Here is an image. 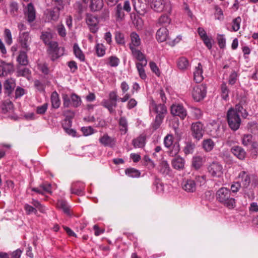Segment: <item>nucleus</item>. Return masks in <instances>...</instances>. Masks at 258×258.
Masks as SVG:
<instances>
[{
	"mask_svg": "<svg viewBox=\"0 0 258 258\" xmlns=\"http://www.w3.org/2000/svg\"><path fill=\"white\" fill-rule=\"evenodd\" d=\"M247 115L246 110L239 104L236 105L234 108L229 109L227 113V118L230 128L234 131L237 130L241 122L240 116L245 118Z\"/></svg>",
	"mask_w": 258,
	"mask_h": 258,
	"instance_id": "obj_1",
	"label": "nucleus"
},
{
	"mask_svg": "<svg viewBox=\"0 0 258 258\" xmlns=\"http://www.w3.org/2000/svg\"><path fill=\"white\" fill-rule=\"evenodd\" d=\"M230 190L226 187L220 188L216 192L217 200L228 209H233L235 206V200L231 198Z\"/></svg>",
	"mask_w": 258,
	"mask_h": 258,
	"instance_id": "obj_2",
	"label": "nucleus"
},
{
	"mask_svg": "<svg viewBox=\"0 0 258 258\" xmlns=\"http://www.w3.org/2000/svg\"><path fill=\"white\" fill-rule=\"evenodd\" d=\"M238 178L240 179V185L244 188H247L250 183L251 186L253 187H255L258 184V180L256 176L245 171L241 172L239 174Z\"/></svg>",
	"mask_w": 258,
	"mask_h": 258,
	"instance_id": "obj_3",
	"label": "nucleus"
},
{
	"mask_svg": "<svg viewBox=\"0 0 258 258\" xmlns=\"http://www.w3.org/2000/svg\"><path fill=\"white\" fill-rule=\"evenodd\" d=\"M150 110L151 113L156 114V116L154 122L152 123V127L154 130L158 129L161 123V105L157 104L155 102L152 100Z\"/></svg>",
	"mask_w": 258,
	"mask_h": 258,
	"instance_id": "obj_4",
	"label": "nucleus"
},
{
	"mask_svg": "<svg viewBox=\"0 0 258 258\" xmlns=\"http://www.w3.org/2000/svg\"><path fill=\"white\" fill-rule=\"evenodd\" d=\"M30 203L33 206H32L28 204L24 205V210L27 215H30L34 213L35 215L37 214V210L41 213H44L45 211V207L41 205V203L37 200L32 199Z\"/></svg>",
	"mask_w": 258,
	"mask_h": 258,
	"instance_id": "obj_5",
	"label": "nucleus"
},
{
	"mask_svg": "<svg viewBox=\"0 0 258 258\" xmlns=\"http://www.w3.org/2000/svg\"><path fill=\"white\" fill-rule=\"evenodd\" d=\"M208 173L212 177L219 178L223 174V168L218 162H213L207 167Z\"/></svg>",
	"mask_w": 258,
	"mask_h": 258,
	"instance_id": "obj_6",
	"label": "nucleus"
},
{
	"mask_svg": "<svg viewBox=\"0 0 258 258\" xmlns=\"http://www.w3.org/2000/svg\"><path fill=\"white\" fill-rule=\"evenodd\" d=\"M206 93L207 87L204 84L195 86L191 92L193 99L197 102L203 100L206 96Z\"/></svg>",
	"mask_w": 258,
	"mask_h": 258,
	"instance_id": "obj_7",
	"label": "nucleus"
},
{
	"mask_svg": "<svg viewBox=\"0 0 258 258\" xmlns=\"http://www.w3.org/2000/svg\"><path fill=\"white\" fill-rule=\"evenodd\" d=\"M163 8L162 9V24H164L165 26L167 27L171 22V19L169 17L172 11V5L170 1H166L163 4Z\"/></svg>",
	"mask_w": 258,
	"mask_h": 258,
	"instance_id": "obj_8",
	"label": "nucleus"
},
{
	"mask_svg": "<svg viewBox=\"0 0 258 258\" xmlns=\"http://www.w3.org/2000/svg\"><path fill=\"white\" fill-rule=\"evenodd\" d=\"M47 45L48 46L47 52L50 55L52 60L56 59L62 55V53L59 52L60 48L58 47V43L56 41H53Z\"/></svg>",
	"mask_w": 258,
	"mask_h": 258,
	"instance_id": "obj_9",
	"label": "nucleus"
},
{
	"mask_svg": "<svg viewBox=\"0 0 258 258\" xmlns=\"http://www.w3.org/2000/svg\"><path fill=\"white\" fill-rule=\"evenodd\" d=\"M191 134L198 140L202 138L204 133L203 124L200 121L193 123L191 126Z\"/></svg>",
	"mask_w": 258,
	"mask_h": 258,
	"instance_id": "obj_10",
	"label": "nucleus"
},
{
	"mask_svg": "<svg viewBox=\"0 0 258 258\" xmlns=\"http://www.w3.org/2000/svg\"><path fill=\"white\" fill-rule=\"evenodd\" d=\"M86 21L90 31L93 33H96L99 29L98 18L95 16L88 14L86 16Z\"/></svg>",
	"mask_w": 258,
	"mask_h": 258,
	"instance_id": "obj_11",
	"label": "nucleus"
},
{
	"mask_svg": "<svg viewBox=\"0 0 258 258\" xmlns=\"http://www.w3.org/2000/svg\"><path fill=\"white\" fill-rule=\"evenodd\" d=\"M171 114L174 116H178L184 119L187 115V111L184 107L180 104H173L170 107Z\"/></svg>",
	"mask_w": 258,
	"mask_h": 258,
	"instance_id": "obj_12",
	"label": "nucleus"
},
{
	"mask_svg": "<svg viewBox=\"0 0 258 258\" xmlns=\"http://www.w3.org/2000/svg\"><path fill=\"white\" fill-rule=\"evenodd\" d=\"M134 10L141 15L144 14L147 8V0H132Z\"/></svg>",
	"mask_w": 258,
	"mask_h": 258,
	"instance_id": "obj_13",
	"label": "nucleus"
},
{
	"mask_svg": "<svg viewBox=\"0 0 258 258\" xmlns=\"http://www.w3.org/2000/svg\"><path fill=\"white\" fill-rule=\"evenodd\" d=\"M15 87L16 83L14 79H7L4 83V89L5 93L7 94L8 96H10V95L13 92Z\"/></svg>",
	"mask_w": 258,
	"mask_h": 258,
	"instance_id": "obj_14",
	"label": "nucleus"
},
{
	"mask_svg": "<svg viewBox=\"0 0 258 258\" xmlns=\"http://www.w3.org/2000/svg\"><path fill=\"white\" fill-rule=\"evenodd\" d=\"M19 39L22 47L28 50L29 49V43L31 41L29 33L28 32L20 33Z\"/></svg>",
	"mask_w": 258,
	"mask_h": 258,
	"instance_id": "obj_15",
	"label": "nucleus"
},
{
	"mask_svg": "<svg viewBox=\"0 0 258 258\" xmlns=\"http://www.w3.org/2000/svg\"><path fill=\"white\" fill-rule=\"evenodd\" d=\"M182 188L188 192H194L196 190V184L195 180L188 179L183 181Z\"/></svg>",
	"mask_w": 258,
	"mask_h": 258,
	"instance_id": "obj_16",
	"label": "nucleus"
},
{
	"mask_svg": "<svg viewBox=\"0 0 258 258\" xmlns=\"http://www.w3.org/2000/svg\"><path fill=\"white\" fill-rule=\"evenodd\" d=\"M25 14L27 17V20L29 23L33 22L36 18V11L32 3H29L27 7Z\"/></svg>",
	"mask_w": 258,
	"mask_h": 258,
	"instance_id": "obj_17",
	"label": "nucleus"
},
{
	"mask_svg": "<svg viewBox=\"0 0 258 258\" xmlns=\"http://www.w3.org/2000/svg\"><path fill=\"white\" fill-rule=\"evenodd\" d=\"M131 50L133 56L139 61L138 63H143V65H147V60L146 59L145 56L140 50L132 47H131Z\"/></svg>",
	"mask_w": 258,
	"mask_h": 258,
	"instance_id": "obj_18",
	"label": "nucleus"
},
{
	"mask_svg": "<svg viewBox=\"0 0 258 258\" xmlns=\"http://www.w3.org/2000/svg\"><path fill=\"white\" fill-rule=\"evenodd\" d=\"M99 142L105 147H113L115 144V139L106 134L99 138Z\"/></svg>",
	"mask_w": 258,
	"mask_h": 258,
	"instance_id": "obj_19",
	"label": "nucleus"
},
{
	"mask_svg": "<svg viewBox=\"0 0 258 258\" xmlns=\"http://www.w3.org/2000/svg\"><path fill=\"white\" fill-rule=\"evenodd\" d=\"M203 66L201 63L199 62L195 67L194 72V80L196 83H200L203 80Z\"/></svg>",
	"mask_w": 258,
	"mask_h": 258,
	"instance_id": "obj_20",
	"label": "nucleus"
},
{
	"mask_svg": "<svg viewBox=\"0 0 258 258\" xmlns=\"http://www.w3.org/2000/svg\"><path fill=\"white\" fill-rule=\"evenodd\" d=\"M164 33L165 35V37L163 38V40H162V41H166L167 44H168L169 45L171 46H174L176 44V43L179 42L181 40V38L179 37H177L176 38H175L174 36H173L172 37L171 36H169L168 30L166 28H165L164 30Z\"/></svg>",
	"mask_w": 258,
	"mask_h": 258,
	"instance_id": "obj_21",
	"label": "nucleus"
},
{
	"mask_svg": "<svg viewBox=\"0 0 258 258\" xmlns=\"http://www.w3.org/2000/svg\"><path fill=\"white\" fill-rule=\"evenodd\" d=\"M120 88L122 94H124V95L123 97L119 98V101L121 102H125L131 98V95L128 93H126L129 90V85L126 82L123 81L120 84Z\"/></svg>",
	"mask_w": 258,
	"mask_h": 258,
	"instance_id": "obj_22",
	"label": "nucleus"
},
{
	"mask_svg": "<svg viewBox=\"0 0 258 258\" xmlns=\"http://www.w3.org/2000/svg\"><path fill=\"white\" fill-rule=\"evenodd\" d=\"M85 185L83 183H76L72 185L71 190V193L78 196L84 195Z\"/></svg>",
	"mask_w": 258,
	"mask_h": 258,
	"instance_id": "obj_23",
	"label": "nucleus"
},
{
	"mask_svg": "<svg viewBox=\"0 0 258 258\" xmlns=\"http://www.w3.org/2000/svg\"><path fill=\"white\" fill-rule=\"evenodd\" d=\"M172 164L174 168L177 170H182L184 168L185 160L179 156L176 157L172 160Z\"/></svg>",
	"mask_w": 258,
	"mask_h": 258,
	"instance_id": "obj_24",
	"label": "nucleus"
},
{
	"mask_svg": "<svg viewBox=\"0 0 258 258\" xmlns=\"http://www.w3.org/2000/svg\"><path fill=\"white\" fill-rule=\"evenodd\" d=\"M231 152L234 156L240 160H242L245 157L246 153L244 150L240 147H233L231 149Z\"/></svg>",
	"mask_w": 258,
	"mask_h": 258,
	"instance_id": "obj_25",
	"label": "nucleus"
},
{
	"mask_svg": "<svg viewBox=\"0 0 258 258\" xmlns=\"http://www.w3.org/2000/svg\"><path fill=\"white\" fill-rule=\"evenodd\" d=\"M103 6L102 0H90L89 8L92 12L98 11L101 10Z\"/></svg>",
	"mask_w": 258,
	"mask_h": 258,
	"instance_id": "obj_26",
	"label": "nucleus"
},
{
	"mask_svg": "<svg viewBox=\"0 0 258 258\" xmlns=\"http://www.w3.org/2000/svg\"><path fill=\"white\" fill-rule=\"evenodd\" d=\"M130 37L131 39V43L130 44V49H131V47L136 48L141 44V39L137 33L133 32L131 34Z\"/></svg>",
	"mask_w": 258,
	"mask_h": 258,
	"instance_id": "obj_27",
	"label": "nucleus"
},
{
	"mask_svg": "<svg viewBox=\"0 0 258 258\" xmlns=\"http://www.w3.org/2000/svg\"><path fill=\"white\" fill-rule=\"evenodd\" d=\"M50 99L51 106L52 108L57 109L59 107L60 105V100L59 95L56 91H54L52 93Z\"/></svg>",
	"mask_w": 258,
	"mask_h": 258,
	"instance_id": "obj_28",
	"label": "nucleus"
},
{
	"mask_svg": "<svg viewBox=\"0 0 258 258\" xmlns=\"http://www.w3.org/2000/svg\"><path fill=\"white\" fill-rule=\"evenodd\" d=\"M40 38L46 45L53 41L52 40V34L49 32H42L40 36Z\"/></svg>",
	"mask_w": 258,
	"mask_h": 258,
	"instance_id": "obj_29",
	"label": "nucleus"
},
{
	"mask_svg": "<svg viewBox=\"0 0 258 258\" xmlns=\"http://www.w3.org/2000/svg\"><path fill=\"white\" fill-rule=\"evenodd\" d=\"M17 61L21 66L27 65L29 60L26 52L25 51H21L17 57Z\"/></svg>",
	"mask_w": 258,
	"mask_h": 258,
	"instance_id": "obj_30",
	"label": "nucleus"
},
{
	"mask_svg": "<svg viewBox=\"0 0 258 258\" xmlns=\"http://www.w3.org/2000/svg\"><path fill=\"white\" fill-rule=\"evenodd\" d=\"M145 137L141 135L133 140V144L135 148H142L145 145Z\"/></svg>",
	"mask_w": 258,
	"mask_h": 258,
	"instance_id": "obj_31",
	"label": "nucleus"
},
{
	"mask_svg": "<svg viewBox=\"0 0 258 258\" xmlns=\"http://www.w3.org/2000/svg\"><path fill=\"white\" fill-rule=\"evenodd\" d=\"M73 50L75 56L77 58H78L81 61H85V55L77 44L75 43L74 45Z\"/></svg>",
	"mask_w": 258,
	"mask_h": 258,
	"instance_id": "obj_32",
	"label": "nucleus"
},
{
	"mask_svg": "<svg viewBox=\"0 0 258 258\" xmlns=\"http://www.w3.org/2000/svg\"><path fill=\"white\" fill-rule=\"evenodd\" d=\"M57 206L58 208L61 209L66 214L70 215V207L66 201L62 200H58L57 203Z\"/></svg>",
	"mask_w": 258,
	"mask_h": 258,
	"instance_id": "obj_33",
	"label": "nucleus"
},
{
	"mask_svg": "<svg viewBox=\"0 0 258 258\" xmlns=\"http://www.w3.org/2000/svg\"><path fill=\"white\" fill-rule=\"evenodd\" d=\"M18 76H22L28 79L31 76V72L27 68L19 67L17 70Z\"/></svg>",
	"mask_w": 258,
	"mask_h": 258,
	"instance_id": "obj_34",
	"label": "nucleus"
},
{
	"mask_svg": "<svg viewBox=\"0 0 258 258\" xmlns=\"http://www.w3.org/2000/svg\"><path fill=\"white\" fill-rule=\"evenodd\" d=\"M60 15V9L58 7H55L49 12V16L51 20L56 21L58 20Z\"/></svg>",
	"mask_w": 258,
	"mask_h": 258,
	"instance_id": "obj_35",
	"label": "nucleus"
},
{
	"mask_svg": "<svg viewBox=\"0 0 258 258\" xmlns=\"http://www.w3.org/2000/svg\"><path fill=\"white\" fill-rule=\"evenodd\" d=\"M126 175L131 177H139L140 176V171L134 168H127L125 170Z\"/></svg>",
	"mask_w": 258,
	"mask_h": 258,
	"instance_id": "obj_36",
	"label": "nucleus"
},
{
	"mask_svg": "<svg viewBox=\"0 0 258 258\" xmlns=\"http://www.w3.org/2000/svg\"><path fill=\"white\" fill-rule=\"evenodd\" d=\"M119 124L120 127V131L125 134L127 131V121L124 116H122L120 118Z\"/></svg>",
	"mask_w": 258,
	"mask_h": 258,
	"instance_id": "obj_37",
	"label": "nucleus"
},
{
	"mask_svg": "<svg viewBox=\"0 0 258 258\" xmlns=\"http://www.w3.org/2000/svg\"><path fill=\"white\" fill-rule=\"evenodd\" d=\"M72 105L74 107H78L81 105L82 100L81 98L77 94H72L71 96Z\"/></svg>",
	"mask_w": 258,
	"mask_h": 258,
	"instance_id": "obj_38",
	"label": "nucleus"
},
{
	"mask_svg": "<svg viewBox=\"0 0 258 258\" xmlns=\"http://www.w3.org/2000/svg\"><path fill=\"white\" fill-rule=\"evenodd\" d=\"M215 144L211 139L205 140L203 142V147L207 151H211L214 148Z\"/></svg>",
	"mask_w": 258,
	"mask_h": 258,
	"instance_id": "obj_39",
	"label": "nucleus"
},
{
	"mask_svg": "<svg viewBox=\"0 0 258 258\" xmlns=\"http://www.w3.org/2000/svg\"><path fill=\"white\" fill-rule=\"evenodd\" d=\"M115 17L117 21L121 20L124 17V12L123 11L121 5L118 4L115 9Z\"/></svg>",
	"mask_w": 258,
	"mask_h": 258,
	"instance_id": "obj_40",
	"label": "nucleus"
},
{
	"mask_svg": "<svg viewBox=\"0 0 258 258\" xmlns=\"http://www.w3.org/2000/svg\"><path fill=\"white\" fill-rule=\"evenodd\" d=\"M96 55L99 57H102L105 54L106 48L102 44L97 43L95 46Z\"/></svg>",
	"mask_w": 258,
	"mask_h": 258,
	"instance_id": "obj_41",
	"label": "nucleus"
},
{
	"mask_svg": "<svg viewBox=\"0 0 258 258\" xmlns=\"http://www.w3.org/2000/svg\"><path fill=\"white\" fill-rule=\"evenodd\" d=\"M189 62L187 58L185 57H181L179 58L177 61V66L180 70H184L187 68Z\"/></svg>",
	"mask_w": 258,
	"mask_h": 258,
	"instance_id": "obj_42",
	"label": "nucleus"
},
{
	"mask_svg": "<svg viewBox=\"0 0 258 258\" xmlns=\"http://www.w3.org/2000/svg\"><path fill=\"white\" fill-rule=\"evenodd\" d=\"M4 39L7 44L10 45L13 42L12 36L10 29L6 28L4 31Z\"/></svg>",
	"mask_w": 258,
	"mask_h": 258,
	"instance_id": "obj_43",
	"label": "nucleus"
},
{
	"mask_svg": "<svg viewBox=\"0 0 258 258\" xmlns=\"http://www.w3.org/2000/svg\"><path fill=\"white\" fill-rule=\"evenodd\" d=\"M146 66L147 65H143V63H136V67L139 72L140 77L142 79H145L147 77L145 70L144 69V67H146Z\"/></svg>",
	"mask_w": 258,
	"mask_h": 258,
	"instance_id": "obj_44",
	"label": "nucleus"
},
{
	"mask_svg": "<svg viewBox=\"0 0 258 258\" xmlns=\"http://www.w3.org/2000/svg\"><path fill=\"white\" fill-rule=\"evenodd\" d=\"M203 165V159L200 156L193 158L192 165L196 169H199Z\"/></svg>",
	"mask_w": 258,
	"mask_h": 258,
	"instance_id": "obj_45",
	"label": "nucleus"
},
{
	"mask_svg": "<svg viewBox=\"0 0 258 258\" xmlns=\"http://www.w3.org/2000/svg\"><path fill=\"white\" fill-rule=\"evenodd\" d=\"M151 8L155 12H161V0H152L151 4Z\"/></svg>",
	"mask_w": 258,
	"mask_h": 258,
	"instance_id": "obj_46",
	"label": "nucleus"
},
{
	"mask_svg": "<svg viewBox=\"0 0 258 258\" xmlns=\"http://www.w3.org/2000/svg\"><path fill=\"white\" fill-rule=\"evenodd\" d=\"M195 147L194 144L191 142H187L184 148L183 151L186 155L192 154Z\"/></svg>",
	"mask_w": 258,
	"mask_h": 258,
	"instance_id": "obj_47",
	"label": "nucleus"
},
{
	"mask_svg": "<svg viewBox=\"0 0 258 258\" xmlns=\"http://www.w3.org/2000/svg\"><path fill=\"white\" fill-rule=\"evenodd\" d=\"M252 140V135L250 134L244 135L242 139V144L245 146H247L251 145Z\"/></svg>",
	"mask_w": 258,
	"mask_h": 258,
	"instance_id": "obj_48",
	"label": "nucleus"
},
{
	"mask_svg": "<svg viewBox=\"0 0 258 258\" xmlns=\"http://www.w3.org/2000/svg\"><path fill=\"white\" fill-rule=\"evenodd\" d=\"M221 89L222 98L227 100L229 97V90L225 83L221 84Z\"/></svg>",
	"mask_w": 258,
	"mask_h": 258,
	"instance_id": "obj_49",
	"label": "nucleus"
},
{
	"mask_svg": "<svg viewBox=\"0 0 258 258\" xmlns=\"http://www.w3.org/2000/svg\"><path fill=\"white\" fill-rule=\"evenodd\" d=\"M162 174L171 175V170L169 164L165 161H162Z\"/></svg>",
	"mask_w": 258,
	"mask_h": 258,
	"instance_id": "obj_50",
	"label": "nucleus"
},
{
	"mask_svg": "<svg viewBox=\"0 0 258 258\" xmlns=\"http://www.w3.org/2000/svg\"><path fill=\"white\" fill-rule=\"evenodd\" d=\"M38 69L44 75L49 74V70L48 65L46 63H39L37 65Z\"/></svg>",
	"mask_w": 258,
	"mask_h": 258,
	"instance_id": "obj_51",
	"label": "nucleus"
},
{
	"mask_svg": "<svg viewBox=\"0 0 258 258\" xmlns=\"http://www.w3.org/2000/svg\"><path fill=\"white\" fill-rule=\"evenodd\" d=\"M115 39L118 44H123L124 43V35L119 31H116L115 33Z\"/></svg>",
	"mask_w": 258,
	"mask_h": 258,
	"instance_id": "obj_52",
	"label": "nucleus"
},
{
	"mask_svg": "<svg viewBox=\"0 0 258 258\" xmlns=\"http://www.w3.org/2000/svg\"><path fill=\"white\" fill-rule=\"evenodd\" d=\"M241 21L240 17H237L233 20L232 28L234 31H237L239 29Z\"/></svg>",
	"mask_w": 258,
	"mask_h": 258,
	"instance_id": "obj_53",
	"label": "nucleus"
},
{
	"mask_svg": "<svg viewBox=\"0 0 258 258\" xmlns=\"http://www.w3.org/2000/svg\"><path fill=\"white\" fill-rule=\"evenodd\" d=\"M56 30L57 31L58 35L61 37H64L66 36V30L64 28V25L62 24H58L56 26Z\"/></svg>",
	"mask_w": 258,
	"mask_h": 258,
	"instance_id": "obj_54",
	"label": "nucleus"
},
{
	"mask_svg": "<svg viewBox=\"0 0 258 258\" xmlns=\"http://www.w3.org/2000/svg\"><path fill=\"white\" fill-rule=\"evenodd\" d=\"M119 62V59L116 57L111 56L108 58V64L112 67H117Z\"/></svg>",
	"mask_w": 258,
	"mask_h": 258,
	"instance_id": "obj_55",
	"label": "nucleus"
},
{
	"mask_svg": "<svg viewBox=\"0 0 258 258\" xmlns=\"http://www.w3.org/2000/svg\"><path fill=\"white\" fill-rule=\"evenodd\" d=\"M101 105L105 108L108 107V106H107V105H109L110 107H116L117 106V103L109 99H104L102 101Z\"/></svg>",
	"mask_w": 258,
	"mask_h": 258,
	"instance_id": "obj_56",
	"label": "nucleus"
},
{
	"mask_svg": "<svg viewBox=\"0 0 258 258\" xmlns=\"http://www.w3.org/2000/svg\"><path fill=\"white\" fill-rule=\"evenodd\" d=\"M10 7L11 14L14 16H16L18 10V3L16 2H12L11 3Z\"/></svg>",
	"mask_w": 258,
	"mask_h": 258,
	"instance_id": "obj_57",
	"label": "nucleus"
},
{
	"mask_svg": "<svg viewBox=\"0 0 258 258\" xmlns=\"http://www.w3.org/2000/svg\"><path fill=\"white\" fill-rule=\"evenodd\" d=\"M48 106V104L46 103L41 106H38L36 109L37 113L39 114H44L47 109Z\"/></svg>",
	"mask_w": 258,
	"mask_h": 258,
	"instance_id": "obj_58",
	"label": "nucleus"
},
{
	"mask_svg": "<svg viewBox=\"0 0 258 258\" xmlns=\"http://www.w3.org/2000/svg\"><path fill=\"white\" fill-rule=\"evenodd\" d=\"M164 143L166 147H170L173 144V137L171 135L167 136L164 138Z\"/></svg>",
	"mask_w": 258,
	"mask_h": 258,
	"instance_id": "obj_59",
	"label": "nucleus"
},
{
	"mask_svg": "<svg viewBox=\"0 0 258 258\" xmlns=\"http://www.w3.org/2000/svg\"><path fill=\"white\" fill-rule=\"evenodd\" d=\"M63 105L64 107H69L72 104L71 99L67 94L62 95Z\"/></svg>",
	"mask_w": 258,
	"mask_h": 258,
	"instance_id": "obj_60",
	"label": "nucleus"
},
{
	"mask_svg": "<svg viewBox=\"0 0 258 258\" xmlns=\"http://www.w3.org/2000/svg\"><path fill=\"white\" fill-rule=\"evenodd\" d=\"M40 187L42 189L43 191L45 193H48L51 194V185L49 183H43L40 185Z\"/></svg>",
	"mask_w": 258,
	"mask_h": 258,
	"instance_id": "obj_61",
	"label": "nucleus"
},
{
	"mask_svg": "<svg viewBox=\"0 0 258 258\" xmlns=\"http://www.w3.org/2000/svg\"><path fill=\"white\" fill-rule=\"evenodd\" d=\"M81 131L86 136L92 135L94 133V130L91 126L83 127Z\"/></svg>",
	"mask_w": 258,
	"mask_h": 258,
	"instance_id": "obj_62",
	"label": "nucleus"
},
{
	"mask_svg": "<svg viewBox=\"0 0 258 258\" xmlns=\"http://www.w3.org/2000/svg\"><path fill=\"white\" fill-rule=\"evenodd\" d=\"M218 43L221 48H224L225 46L226 40L223 35H219L217 37Z\"/></svg>",
	"mask_w": 258,
	"mask_h": 258,
	"instance_id": "obj_63",
	"label": "nucleus"
},
{
	"mask_svg": "<svg viewBox=\"0 0 258 258\" xmlns=\"http://www.w3.org/2000/svg\"><path fill=\"white\" fill-rule=\"evenodd\" d=\"M128 100L126 107L128 109H131L137 106V101L135 99L130 98Z\"/></svg>",
	"mask_w": 258,
	"mask_h": 258,
	"instance_id": "obj_64",
	"label": "nucleus"
}]
</instances>
